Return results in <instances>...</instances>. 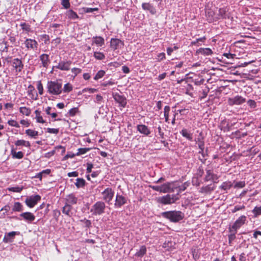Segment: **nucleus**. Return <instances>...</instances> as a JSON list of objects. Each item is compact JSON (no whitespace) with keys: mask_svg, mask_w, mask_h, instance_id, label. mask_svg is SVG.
I'll return each mask as SVG.
<instances>
[{"mask_svg":"<svg viewBox=\"0 0 261 261\" xmlns=\"http://www.w3.org/2000/svg\"><path fill=\"white\" fill-rule=\"evenodd\" d=\"M163 217L169 219L171 222L176 223L183 219L185 215L181 211H171L163 212L161 214Z\"/></svg>","mask_w":261,"mask_h":261,"instance_id":"nucleus-1","label":"nucleus"},{"mask_svg":"<svg viewBox=\"0 0 261 261\" xmlns=\"http://www.w3.org/2000/svg\"><path fill=\"white\" fill-rule=\"evenodd\" d=\"M62 84L56 81H48L47 84L48 92L53 95H59L62 93Z\"/></svg>","mask_w":261,"mask_h":261,"instance_id":"nucleus-2","label":"nucleus"},{"mask_svg":"<svg viewBox=\"0 0 261 261\" xmlns=\"http://www.w3.org/2000/svg\"><path fill=\"white\" fill-rule=\"evenodd\" d=\"M106 205L103 202H96L91 207L90 212L93 215H100L105 213Z\"/></svg>","mask_w":261,"mask_h":261,"instance_id":"nucleus-3","label":"nucleus"},{"mask_svg":"<svg viewBox=\"0 0 261 261\" xmlns=\"http://www.w3.org/2000/svg\"><path fill=\"white\" fill-rule=\"evenodd\" d=\"M179 198L176 195L167 194L165 196L159 197L158 202L163 204H170L174 203Z\"/></svg>","mask_w":261,"mask_h":261,"instance_id":"nucleus-4","label":"nucleus"},{"mask_svg":"<svg viewBox=\"0 0 261 261\" xmlns=\"http://www.w3.org/2000/svg\"><path fill=\"white\" fill-rule=\"evenodd\" d=\"M7 61L11 64L16 72H21L24 66L22 61L18 58L12 59V57H10L7 59Z\"/></svg>","mask_w":261,"mask_h":261,"instance_id":"nucleus-5","label":"nucleus"},{"mask_svg":"<svg viewBox=\"0 0 261 261\" xmlns=\"http://www.w3.org/2000/svg\"><path fill=\"white\" fill-rule=\"evenodd\" d=\"M41 199V197L39 195H36L34 196H31L28 197L25 202L26 204L30 207H33L37 202Z\"/></svg>","mask_w":261,"mask_h":261,"instance_id":"nucleus-6","label":"nucleus"},{"mask_svg":"<svg viewBox=\"0 0 261 261\" xmlns=\"http://www.w3.org/2000/svg\"><path fill=\"white\" fill-rule=\"evenodd\" d=\"M246 221V217L244 215L241 216L235 221L232 226L229 227V228L237 232V230L245 224Z\"/></svg>","mask_w":261,"mask_h":261,"instance_id":"nucleus-7","label":"nucleus"},{"mask_svg":"<svg viewBox=\"0 0 261 261\" xmlns=\"http://www.w3.org/2000/svg\"><path fill=\"white\" fill-rule=\"evenodd\" d=\"M101 194L103 196V200H105L106 202H110L113 199L114 192L111 188H108L106 189Z\"/></svg>","mask_w":261,"mask_h":261,"instance_id":"nucleus-8","label":"nucleus"},{"mask_svg":"<svg viewBox=\"0 0 261 261\" xmlns=\"http://www.w3.org/2000/svg\"><path fill=\"white\" fill-rule=\"evenodd\" d=\"M113 97L115 100L119 103L120 106L123 108H124L126 106L127 103L126 98L118 93H114L113 94Z\"/></svg>","mask_w":261,"mask_h":261,"instance_id":"nucleus-9","label":"nucleus"},{"mask_svg":"<svg viewBox=\"0 0 261 261\" xmlns=\"http://www.w3.org/2000/svg\"><path fill=\"white\" fill-rule=\"evenodd\" d=\"M175 188L173 182H167L161 186V192L165 193L173 192Z\"/></svg>","mask_w":261,"mask_h":261,"instance_id":"nucleus-10","label":"nucleus"},{"mask_svg":"<svg viewBox=\"0 0 261 261\" xmlns=\"http://www.w3.org/2000/svg\"><path fill=\"white\" fill-rule=\"evenodd\" d=\"M127 202V199L124 196L117 194L116 196L115 206L116 207H120L123 205L125 204Z\"/></svg>","mask_w":261,"mask_h":261,"instance_id":"nucleus-11","label":"nucleus"},{"mask_svg":"<svg viewBox=\"0 0 261 261\" xmlns=\"http://www.w3.org/2000/svg\"><path fill=\"white\" fill-rule=\"evenodd\" d=\"M245 101V98L241 96L237 95L233 98L229 99V103L231 105H241Z\"/></svg>","mask_w":261,"mask_h":261,"instance_id":"nucleus-12","label":"nucleus"},{"mask_svg":"<svg viewBox=\"0 0 261 261\" xmlns=\"http://www.w3.org/2000/svg\"><path fill=\"white\" fill-rule=\"evenodd\" d=\"M25 47L28 49H36L38 46L37 42L34 39H27L24 42Z\"/></svg>","mask_w":261,"mask_h":261,"instance_id":"nucleus-13","label":"nucleus"},{"mask_svg":"<svg viewBox=\"0 0 261 261\" xmlns=\"http://www.w3.org/2000/svg\"><path fill=\"white\" fill-rule=\"evenodd\" d=\"M71 64V62L68 61H61L58 65L55 66L56 68L59 69L61 70L68 71L70 69V66Z\"/></svg>","mask_w":261,"mask_h":261,"instance_id":"nucleus-14","label":"nucleus"},{"mask_svg":"<svg viewBox=\"0 0 261 261\" xmlns=\"http://www.w3.org/2000/svg\"><path fill=\"white\" fill-rule=\"evenodd\" d=\"M142 7L143 10L149 11L151 14H155L156 12L155 8L151 4L144 3L142 5Z\"/></svg>","mask_w":261,"mask_h":261,"instance_id":"nucleus-15","label":"nucleus"},{"mask_svg":"<svg viewBox=\"0 0 261 261\" xmlns=\"http://www.w3.org/2000/svg\"><path fill=\"white\" fill-rule=\"evenodd\" d=\"M137 130L142 134L145 136H148L150 134V131L148 127L144 124H139L137 126Z\"/></svg>","mask_w":261,"mask_h":261,"instance_id":"nucleus-16","label":"nucleus"},{"mask_svg":"<svg viewBox=\"0 0 261 261\" xmlns=\"http://www.w3.org/2000/svg\"><path fill=\"white\" fill-rule=\"evenodd\" d=\"M20 216L28 222H32L35 219V216L30 212L22 213L20 215Z\"/></svg>","mask_w":261,"mask_h":261,"instance_id":"nucleus-17","label":"nucleus"},{"mask_svg":"<svg viewBox=\"0 0 261 261\" xmlns=\"http://www.w3.org/2000/svg\"><path fill=\"white\" fill-rule=\"evenodd\" d=\"M123 45L122 42L118 39H112L111 40V47L114 49L116 50L119 47H121Z\"/></svg>","mask_w":261,"mask_h":261,"instance_id":"nucleus-18","label":"nucleus"},{"mask_svg":"<svg viewBox=\"0 0 261 261\" xmlns=\"http://www.w3.org/2000/svg\"><path fill=\"white\" fill-rule=\"evenodd\" d=\"M39 58L42 62V66L46 68L50 63L49 56L47 54H43L40 55Z\"/></svg>","mask_w":261,"mask_h":261,"instance_id":"nucleus-19","label":"nucleus"},{"mask_svg":"<svg viewBox=\"0 0 261 261\" xmlns=\"http://www.w3.org/2000/svg\"><path fill=\"white\" fill-rule=\"evenodd\" d=\"M66 200L67 202V203L71 205V204H75L77 203V198L74 194H70L66 196Z\"/></svg>","mask_w":261,"mask_h":261,"instance_id":"nucleus-20","label":"nucleus"},{"mask_svg":"<svg viewBox=\"0 0 261 261\" xmlns=\"http://www.w3.org/2000/svg\"><path fill=\"white\" fill-rule=\"evenodd\" d=\"M16 232L15 231H12L10 232H9L7 233L5 236L4 237L3 239V241L5 243H8V242H11L12 241V239L14 237V236L16 235Z\"/></svg>","mask_w":261,"mask_h":261,"instance_id":"nucleus-21","label":"nucleus"},{"mask_svg":"<svg viewBox=\"0 0 261 261\" xmlns=\"http://www.w3.org/2000/svg\"><path fill=\"white\" fill-rule=\"evenodd\" d=\"M92 43H95L96 45L99 46H101L105 43L104 39L100 36L93 37Z\"/></svg>","mask_w":261,"mask_h":261,"instance_id":"nucleus-22","label":"nucleus"},{"mask_svg":"<svg viewBox=\"0 0 261 261\" xmlns=\"http://www.w3.org/2000/svg\"><path fill=\"white\" fill-rule=\"evenodd\" d=\"M71 209L72 206L68 203H66L65 206L63 207L62 212L68 216H71L72 214V213H71Z\"/></svg>","mask_w":261,"mask_h":261,"instance_id":"nucleus-23","label":"nucleus"},{"mask_svg":"<svg viewBox=\"0 0 261 261\" xmlns=\"http://www.w3.org/2000/svg\"><path fill=\"white\" fill-rule=\"evenodd\" d=\"M215 189L214 187H212L211 185H207L204 187H202L200 188V192L202 193H210L214 191Z\"/></svg>","mask_w":261,"mask_h":261,"instance_id":"nucleus-24","label":"nucleus"},{"mask_svg":"<svg viewBox=\"0 0 261 261\" xmlns=\"http://www.w3.org/2000/svg\"><path fill=\"white\" fill-rule=\"evenodd\" d=\"M232 184L231 181L223 182L222 185L219 187V188L224 191H227L230 189L232 187Z\"/></svg>","mask_w":261,"mask_h":261,"instance_id":"nucleus-25","label":"nucleus"},{"mask_svg":"<svg viewBox=\"0 0 261 261\" xmlns=\"http://www.w3.org/2000/svg\"><path fill=\"white\" fill-rule=\"evenodd\" d=\"M180 134L184 137L187 138L188 140L190 141H192V135L189 133L187 129H182L180 132Z\"/></svg>","mask_w":261,"mask_h":261,"instance_id":"nucleus-26","label":"nucleus"},{"mask_svg":"<svg viewBox=\"0 0 261 261\" xmlns=\"http://www.w3.org/2000/svg\"><path fill=\"white\" fill-rule=\"evenodd\" d=\"M146 253V248L145 246H142L139 250L135 253V255L138 257H142Z\"/></svg>","mask_w":261,"mask_h":261,"instance_id":"nucleus-27","label":"nucleus"},{"mask_svg":"<svg viewBox=\"0 0 261 261\" xmlns=\"http://www.w3.org/2000/svg\"><path fill=\"white\" fill-rule=\"evenodd\" d=\"M75 185L77 188H82L85 186L86 181L85 179L81 178H77L76 179Z\"/></svg>","mask_w":261,"mask_h":261,"instance_id":"nucleus-28","label":"nucleus"},{"mask_svg":"<svg viewBox=\"0 0 261 261\" xmlns=\"http://www.w3.org/2000/svg\"><path fill=\"white\" fill-rule=\"evenodd\" d=\"M11 153L13 158L21 159L23 157V153L21 151L16 152L12 150Z\"/></svg>","mask_w":261,"mask_h":261,"instance_id":"nucleus-29","label":"nucleus"},{"mask_svg":"<svg viewBox=\"0 0 261 261\" xmlns=\"http://www.w3.org/2000/svg\"><path fill=\"white\" fill-rule=\"evenodd\" d=\"M254 215V217L256 218L261 215V205L260 206H255L252 211Z\"/></svg>","mask_w":261,"mask_h":261,"instance_id":"nucleus-30","label":"nucleus"},{"mask_svg":"<svg viewBox=\"0 0 261 261\" xmlns=\"http://www.w3.org/2000/svg\"><path fill=\"white\" fill-rule=\"evenodd\" d=\"M22 204L18 202H15L13 207V211L17 212H21L23 211Z\"/></svg>","mask_w":261,"mask_h":261,"instance_id":"nucleus-31","label":"nucleus"},{"mask_svg":"<svg viewBox=\"0 0 261 261\" xmlns=\"http://www.w3.org/2000/svg\"><path fill=\"white\" fill-rule=\"evenodd\" d=\"M25 134L33 138H36L38 135V132L31 129H28L25 130Z\"/></svg>","mask_w":261,"mask_h":261,"instance_id":"nucleus-32","label":"nucleus"},{"mask_svg":"<svg viewBox=\"0 0 261 261\" xmlns=\"http://www.w3.org/2000/svg\"><path fill=\"white\" fill-rule=\"evenodd\" d=\"M67 15L69 18L75 19L78 18V15L73 10H70L67 12Z\"/></svg>","mask_w":261,"mask_h":261,"instance_id":"nucleus-33","label":"nucleus"},{"mask_svg":"<svg viewBox=\"0 0 261 261\" xmlns=\"http://www.w3.org/2000/svg\"><path fill=\"white\" fill-rule=\"evenodd\" d=\"M170 110V108L168 106H166L164 108V117L165 119V121L166 122H169V114Z\"/></svg>","mask_w":261,"mask_h":261,"instance_id":"nucleus-34","label":"nucleus"},{"mask_svg":"<svg viewBox=\"0 0 261 261\" xmlns=\"http://www.w3.org/2000/svg\"><path fill=\"white\" fill-rule=\"evenodd\" d=\"M229 232H230V234L228 235V240L229 243L230 244L231 242L236 239V234L237 232L230 228Z\"/></svg>","mask_w":261,"mask_h":261,"instance_id":"nucleus-35","label":"nucleus"},{"mask_svg":"<svg viewBox=\"0 0 261 261\" xmlns=\"http://www.w3.org/2000/svg\"><path fill=\"white\" fill-rule=\"evenodd\" d=\"M19 111L23 115H25L26 116L30 115L31 112V109L26 107H20Z\"/></svg>","mask_w":261,"mask_h":261,"instance_id":"nucleus-36","label":"nucleus"},{"mask_svg":"<svg viewBox=\"0 0 261 261\" xmlns=\"http://www.w3.org/2000/svg\"><path fill=\"white\" fill-rule=\"evenodd\" d=\"M199 53L203 55H210L212 54V50L209 48H200L199 49Z\"/></svg>","mask_w":261,"mask_h":261,"instance_id":"nucleus-37","label":"nucleus"},{"mask_svg":"<svg viewBox=\"0 0 261 261\" xmlns=\"http://www.w3.org/2000/svg\"><path fill=\"white\" fill-rule=\"evenodd\" d=\"M206 174L204 178L205 181H208L211 180V179H212V175L213 174V171L211 170L206 169Z\"/></svg>","mask_w":261,"mask_h":261,"instance_id":"nucleus-38","label":"nucleus"},{"mask_svg":"<svg viewBox=\"0 0 261 261\" xmlns=\"http://www.w3.org/2000/svg\"><path fill=\"white\" fill-rule=\"evenodd\" d=\"M218 15L219 16V18H224L226 17V10L224 8H221L219 9L218 10Z\"/></svg>","mask_w":261,"mask_h":261,"instance_id":"nucleus-39","label":"nucleus"},{"mask_svg":"<svg viewBox=\"0 0 261 261\" xmlns=\"http://www.w3.org/2000/svg\"><path fill=\"white\" fill-rule=\"evenodd\" d=\"M90 150V148H81L78 149V151L76 153V155H80L86 153Z\"/></svg>","mask_w":261,"mask_h":261,"instance_id":"nucleus-40","label":"nucleus"},{"mask_svg":"<svg viewBox=\"0 0 261 261\" xmlns=\"http://www.w3.org/2000/svg\"><path fill=\"white\" fill-rule=\"evenodd\" d=\"M23 187H14L8 188V190L13 192L20 193L23 189Z\"/></svg>","mask_w":261,"mask_h":261,"instance_id":"nucleus-41","label":"nucleus"},{"mask_svg":"<svg viewBox=\"0 0 261 261\" xmlns=\"http://www.w3.org/2000/svg\"><path fill=\"white\" fill-rule=\"evenodd\" d=\"M94 56L96 59L99 60H103L105 58V55L100 52H95L94 53Z\"/></svg>","mask_w":261,"mask_h":261,"instance_id":"nucleus-42","label":"nucleus"},{"mask_svg":"<svg viewBox=\"0 0 261 261\" xmlns=\"http://www.w3.org/2000/svg\"><path fill=\"white\" fill-rule=\"evenodd\" d=\"M105 74V72L103 70H99L98 71V72L96 73L95 76L94 77V79L95 80H98V79L102 77Z\"/></svg>","mask_w":261,"mask_h":261,"instance_id":"nucleus-43","label":"nucleus"},{"mask_svg":"<svg viewBox=\"0 0 261 261\" xmlns=\"http://www.w3.org/2000/svg\"><path fill=\"white\" fill-rule=\"evenodd\" d=\"M72 90V86L69 83H67L64 86L63 91L64 92H69Z\"/></svg>","mask_w":261,"mask_h":261,"instance_id":"nucleus-44","label":"nucleus"},{"mask_svg":"<svg viewBox=\"0 0 261 261\" xmlns=\"http://www.w3.org/2000/svg\"><path fill=\"white\" fill-rule=\"evenodd\" d=\"M245 182L244 181H237L234 185L235 188H242L245 186Z\"/></svg>","mask_w":261,"mask_h":261,"instance_id":"nucleus-45","label":"nucleus"},{"mask_svg":"<svg viewBox=\"0 0 261 261\" xmlns=\"http://www.w3.org/2000/svg\"><path fill=\"white\" fill-rule=\"evenodd\" d=\"M37 86V88L38 90L39 93L40 95H42L43 92V87L41 81L38 82Z\"/></svg>","mask_w":261,"mask_h":261,"instance_id":"nucleus-46","label":"nucleus"},{"mask_svg":"<svg viewBox=\"0 0 261 261\" xmlns=\"http://www.w3.org/2000/svg\"><path fill=\"white\" fill-rule=\"evenodd\" d=\"M189 186V183L187 182H185L184 184H182L181 186H179L178 187V188H179V192H181L182 191H185L187 188V187Z\"/></svg>","mask_w":261,"mask_h":261,"instance_id":"nucleus-47","label":"nucleus"},{"mask_svg":"<svg viewBox=\"0 0 261 261\" xmlns=\"http://www.w3.org/2000/svg\"><path fill=\"white\" fill-rule=\"evenodd\" d=\"M8 123L9 124V125L12 126H14V127H16L17 128L20 127V126H19V124L17 123V122L14 120H9L8 121Z\"/></svg>","mask_w":261,"mask_h":261,"instance_id":"nucleus-48","label":"nucleus"},{"mask_svg":"<svg viewBox=\"0 0 261 261\" xmlns=\"http://www.w3.org/2000/svg\"><path fill=\"white\" fill-rule=\"evenodd\" d=\"M244 208H245V206L243 205H236L234 207L233 209H232L231 210V212H232V213H234L238 211L242 210Z\"/></svg>","mask_w":261,"mask_h":261,"instance_id":"nucleus-49","label":"nucleus"},{"mask_svg":"<svg viewBox=\"0 0 261 261\" xmlns=\"http://www.w3.org/2000/svg\"><path fill=\"white\" fill-rule=\"evenodd\" d=\"M81 222L84 223L85 226L87 228H90L91 226V222L90 220L84 219V220H81Z\"/></svg>","mask_w":261,"mask_h":261,"instance_id":"nucleus-50","label":"nucleus"},{"mask_svg":"<svg viewBox=\"0 0 261 261\" xmlns=\"http://www.w3.org/2000/svg\"><path fill=\"white\" fill-rule=\"evenodd\" d=\"M78 112V109L77 108H73L69 110V114L71 116H74L76 113Z\"/></svg>","mask_w":261,"mask_h":261,"instance_id":"nucleus-51","label":"nucleus"},{"mask_svg":"<svg viewBox=\"0 0 261 261\" xmlns=\"http://www.w3.org/2000/svg\"><path fill=\"white\" fill-rule=\"evenodd\" d=\"M62 5L66 9H68L70 7L69 0H62Z\"/></svg>","mask_w":261,"mask_h":261,"instance_id":"nucleus-52","label":"nucleus"},{"mask_svg":"<svg viewBox=\"0 0 261 261\" xmlns=\"http://www.w3.org/2000/svg\"><path fill=\"white\" fill-rule=\"evenodd\" d=\"M247 104L251 108H254L256 106V102L254 100L249 99L247 101Z\"/></svg>","mask_w":261,"mask_h":261,"instance_id":"nucleus-53","label":"nucleus"},{"mask_svg":"<svg viewBox=\"0 0 261 261\" xmlns=\"http://www.w3.org/2000/svg\"><path fill=\"white\" fill-rule=\"evenodd\" d=\"M71 72L74 74V76L82 72V69L78 68H73L71 69Z\"/></svg>","mask_w":261,"mask_h":261,"instance_id":"nucleus-54","label":"nucleus"},{"mask_svg":"<svg viewBox=\"0 0 261 261\" xmlns=\"http://www.w3.org/2000/svg\"><path fill=\"white\" fill-rule=\"evenodd\" d=\"M47 132L50 134H57L59 133V129L48 128L47 129Z\"/></svg>","mask_w":261,"mask_h":261,"instance_id":"nucleus-55","label":"nucleus"},{"mask_svg":"<svg viewBox=\"0 0 261 261\" xmlns=\"http://www.w3.org/2000/svg\"><path fill=\"white\" fill-rule=\"evenodd\" d=\"M98 9L97 8H86L85 9V12L86 13H92L95 11H98Z\"/></svg>","mask_w":261,"mask_h":261,"instance_id":"nucleus-56","label":"nucleus"},{"mask_svg":"<svg viewBox=\"0 0 261 261\" xmlns=\"http://www.w3.org/2000/svg\"><path fill=\"white\" fill-rule=\"evenodd\" d=\"M20 26L21 27L22 29L24 30H25L28 32L30 30V26L27 25L25 23H21Z\"/></svg>","mask_w":261,"mask_h":261,"instance_id":"nucleus-57","label":"nucleus"},{"mask_svg":"<svg viewBox=\"0 0 261 261\" xmlns=\"http://www.w3.org/2000/svg\"><path fill=\"white\" fill-rule=\"evenodd\" d=\"M87 173H91L92 172V169L93 167V164L91 163H88L87 164Z\"/></svg>","mask_w":261,"mask_h":261,"instance_id":"nucleus-58","label":"nucleus"},{"mask_svg":"<svg viewBox=\"0 0 261 261\" xmlns=\"http://www.w3.org/2000/svg\"><path fill=\"white\" fill-rule=\"evenodd\" d=\"M25 143V140H18L15 142V144L16 146H23Z\"/></svg>","mask_w":261,"mask_h":261,"instance_id":"nucleus-59","label":"nucleus"},{"mask_svg":"<svg viewBox=\"0 0 261 261\" xmlns=\"http://www.w3.org/2000/svg\"><path fill=\"white\" fill-rule=\"evenodd\" d=\"M158 133L159 135H160V137L163 139L164 138V132L162 131L161 127L159 126L158 127Z\"/></svg>","mask_w":261,"mask_h":261,"instance_id":"nucleus-60","label":"nucleus"},{"mask_svg":"<svg viewBox=\"0 0 261 261\" xmlns=\"http://www.w3.org/2000/svg\"><path fill=\"white\" fill-rule=\"evenodd\" d=\"M150 187L154 191L161 192V186H150Z\"/></svg>","mask_w":261,"mask_h":261,"instance_id":"nucleus-61","label":"nucleus"},{"mask_svg":"<svg viewBox=\"0 0 261 261\" xmlns=\"http://www.w3.org/2000/svg\"><path fill=\"white\" fill-rule=\"evenodd\" d=\"M79 175V173L76 171L71 172L68 173V176L69 177H77Z\"/></svg>","mask_w":261,"mask_h":261,"instance_id":"nucleus-62","label":"nucleus"},{"mask_svg":"<svg viewBox=\"0 0 261 261\" xmlns=\"http://www.w3.org/2000/svg\"><path fill=\"white\" fill-rule=\"evenodd\" d=\"M122 70L125 73H128L130 71L129 68L126 66H122Z\"/></svg>","mask_w":261,"mask_h":261,"instance_id":"nucleus-63","label":"nucleus"},{"mask_svg":"<svg viewBox=\"0 0 261 261\" xmlns=\"http://www.w3.org/2000/svg\"><path fill=\"white\" fill-rule=\"evenodd\" d=\"M240 261H246V258L244 253H242L240 254L239 257Z\"/></svg>","mask_w":261,"mask_h":261,"instance_id":"nucleus-64","label":"nucleus"}]
</instances>
